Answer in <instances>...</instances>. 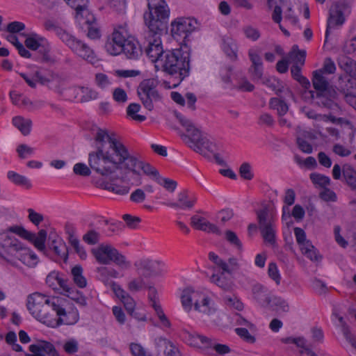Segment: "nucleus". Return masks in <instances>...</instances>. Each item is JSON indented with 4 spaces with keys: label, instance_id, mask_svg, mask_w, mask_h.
Here are the masks:
<instances>
[{
    "label": "nucleus",
    "instance_id": "f257e3e1",
    "mask_svg": "<svg viewBox=\"0 0 356 356\" xmlns=\"http://www.w3.org/2000/svg\"><path fill=\"white\" fill-rule=\"evenodd\" d=\"M95 149L89 155L90 167L99 175L111 176L120 169L138 175L136 168L155 180L159 177V171L148 163L139 161L131 154L118 136L107 129L96 127L93 130Z\"/></svg>",
    "mask_w": 356,
    "mask_h": 356
},
{
    "label": "nucleus",
    "instance_id": "f03ea898",
    "mask_svg": "<svg viewBox=\"0 0 356 356\" xmlns=\"http://www.w3.org/2000/svg\"><path fill=\"white\" fill-rule=\"evenodd\" d=\"M181 300L186 312H190L193 305L194 309L201 314L204 321L214 325L219 322L218 308L213 300L207 294L188 287L184 289Z\"/></svg>",
    "mask_w": 356,
    "mask_h": 356
},
{
    "label": "nucleus",
    "instance_id": "7ed1b4c3",
    "mask_svg": "<svg viewBox=\"0 0 356 356\" xmlns=\"http://www.w3.org/2000/svg\"><path fill=\"white\" fill-rule=\"evenodd\" d=\"M58 297L35 292L28 296L26 307L30 314L38 321L49 327L56 326L55 314Z\"/></svg>",
    "mask_w": 356,
    "mask_h": 356
},
{
    "label": "nucleus",
    "instance_id": "20e7f679",
    "mask_svg": "<svg viewBox=\"0 0 356 356\" xmlns=\"http://www.w3.org/2000/svg\"><path fill=\"white\" fill-rule=\"evenodd\" d=\"M190 58L191 48L187 44H180L179 48L165 53V58L160 67L164 72L175 75L179 79V82L174 83L172 88L177 86L189 75Z\"/></svg>",
    "mask_w": 356,
    "mask_h": 356
},
{
    "label": "nucleus",
    "instance_id": "39448f33",
    "mask_svg": "<svg viewBox=\"0 0 356 356\" xmlns=\"http://www.w3.org/2000/svg\"><path fill=\"white\" fill-rule=\"evenodd\" d=\"M209 259L215 265L213 270H218L217 273H213L211 275L209 278L210 282L224 291H232L234 284L232 275L240 267L238 259L235 257H230L226 261L213 252L209 253Z\"/></svg>",
    "mask_w": 356,
    "mask_h": 356
},
{
    "label": "nucleus",
    "instance_id": "423d86ee",
    "mask_svg": "<svg viewBox=\"0 0 356 356\" xmlns=\"http://www.w3.org/2000/svg\"><path fill=\"white\" fill-rule=\"evenodd\" d=\"M177 118L183 127L186 128L188 135H184L183 139L190 143V147L196 152L204 156H209L208 153H213L216 150V145L196 128L193 122L179 113L176 114Z\"/></svg>",
    "mask_w": 356,
    "mask_h": 356
},
{
    "label": "nucleus",
    "instance_id": "0eeeda50",
    "mask_svg": "<svg viewBox=\"0 0 356 356\" xmlns=\"http://www.w3.org/2000/svg\"><path fill=\"white\" fill-rule=\"evenodd\" d=\"M0 245L8 254L21 261L29 267H34L38 262L37 255L31 250L23 247L22 243L6 232H0Z\"/></svg>",
    "mask_w": 356,
    "mask_h": 356
},
{
    "label": "nucleus",
    "instance_id": "6e6552de",
    "mask_svg": "<svg viewBox=\"0 0 356 356\" xmlns=\"http://www.w3.org/2000/svg\"><path fill=\"white\" fill-rule=\"evenodd\" d=\"M148 12L144 13L145 25L151 31H162L170 17V8L165 0H147Z\"/></svg>",
    "mask_w": 356,
    "mask_h": 356
},
{
    "label": "nucleus",
    "instance_id": "1a4fd4ad",
    "mask_svg": "<svg viewBox=\"0 0 356 356\" xmlns=\"http://www.w3.org/2000/svg\"><path fill=\"white\" fill-rule=\"evenodd\" d=\"M92 253L96 260L104 265L111 262L122 269L127 270L131 267V262L116 248L108 244H101L92 250Z\"/></svg>",
    "mask_w": 356,
    "mask_h": 356
},
{
    "label": "nucleus",
    "instance_id": "9d476101",
    "mask_svg": "<svg viewBox=\"0 0 356 356\" xmlns=\"http://www.w3.org/2000/svg\"><path fill=\"white\" fill-rule=\"evenodd\" d=\"M133 37L127 22L116 24L113 26L111 35L108 38L105 43V49L111 55H118L119 51L122 49L120 47H122V44Z\"/></svg>",
    "mask_w": 356,
    "mask_h": 356
},
{
    "label": "nucleus",
    "instance_id": "9b49d317",
    "mask_svg": "<svg viewBox=\"0 0 356 356\" xmlns=\"http://www.w3.org/2000/svg\"><path fill=\"white\" fill-rule=\"evenodd\" d=\"M159 81L155 79L143 80L137 89L138 95L143 106L148 111L154 109V104L161 100V97L157 90Z\"/></svg>",
    "mask_w": 356,
    "mask_h": 356
},
{
    "label": "nucleus",
    "instance_id": "f8f14e48",
    "mask_svg": "<svg viewBox=\"0 0 356 356\" xmlns=\"http://www.w3.org/2000/svg\"><path fill=\"white\" fill-rule=\"evenodd\" d=\"M161 32L156 31L154 33L148 29L145 35L147 45L145 51L150 60L155 63L156 67L161 66V62L165 58V52L163 51L160 38Z\"/></svg>",
    "mask_w": 356,
    "mask_h": 356
},
{
    "label": "nucleus",
    "instance_id": "ddd939ff",
    "mask_svg": "<svg viewBox=\"0 0 356 356\" xmlns=\"http://www.w3.org/2000/svg\"><path fill=\"white\" fill-rule=\"evenodd\" d=\"M257 218L261 236L264 241L272 246L276 244L275 224L272 217L269 216L268 209L264 207L256 211Z\"/></svg>",
    "mask_w": 356,
    "mask_h": 356
},
{
    "label": "nucleus",
    "instance_id": "4468645a",
    "mask_svg": "<svg viewBox=\"0 0 356 356\" xmlns=\"http://www.w3.org/2000/svg\"><path fill=\"white\" fill-rule=\"evenodd\" d=\"M198 27L197 21L192 17H178L171 22V33L172 37L179 40L180 44H186L188 35Z\"/></svg>",
    "mask_w": 356,
    "mask_h": 356
},
{
    "label": "nucleus",
    "instance_id": "2eb2a0df",
    "mask_svg": "<svg viewBox=\"0 0 356 356\" xmlns=\"http://www.w3.org/2000/svg\"><path fill=\"white\" fill-rule=\"evenodd\" d=\"M55 309L56 314V326L60 324L74 325L79 319V312L76 308L72 307L65 298L58 297Z\"/></svg>",
    "mask_w": 356,
    "mask_h": 356
},
{
    "label": "nucleus",
    "instance_id": "dca6fc26",
    "mask_svg": "<svg viewBox=\"0 0 356 356\" xmlns=\"http://www.w3.org/2000/svg\"><path fill=\"white\" fill-rule=\"evenodd\" d=\"M65 44L79 57L92 64L96 63L97 56L94 50L83 41L70 34Z\"/></svg>",
    "mask_w": 356,
    "mask_h": 356
},
{
    "label": "nucleus",
    "instance_id": "f3484780",
    "mask_svg": "<svg viewBox=\"0 0 356 356\" xmlns=\"http://www.w3.org/2000/svg\"><path fill=\"white\" fill-rule=\"evenodd\" d=\"M346 5L342 3H334L330 8L329 12V17L327 19V25L326 29V37L329 33L330 29L336 26H341L345 22L344 10Z\"/></svg>",
    "mask_w": 356,
    "mask_h": 356
},
{
    "label": "nucleus",
    "instance_id": "a211bd4d",
    "mask_svg": "<svg viewBox=\"0 0 356 356\" xmlns=\"http://www.w3.org/2000/svg\"><path fill=\"white\" fill-rule=\"evenodd\" d=\"M134 266L140 275L149 277L154 274L159 268H163L165 264L160 260L143 258L136 261Z\"/></svg>",
    "mask_w": 356,
    "mask_h": 356
},
{
    "label": "nucleus",
    "instance_id": "6ab92c4d",
    "mask_svg": "<svg viewBox=\"0 0 356 356\" xmlns=\"http://www.w3.org/2000/svg\"><path fill=\"white\" fill-rule=\"evenodd\" d=\"M187 340L190 346L200 349L206 354H209L216 341L213 338L198 333H188Z\"/></svg>",
    "mask_w": 356,
    "mask_h": 356
},
{
    "label": "nucleus",
    "instance_id": "aec40b11",
    "mask_svg": "<svg viewBox=\"0 0 356 356\" xmlns=\"http://www.w3.org/2000/svg\"><path fill=\"white\" fill-rule=\"evenodd\" d=\"M148 291L149 300L161 322V326L165 328L170 327L171 323L164 314L162 307L158 301L157 291L156 289L153 286H148Z\"/></svg>",
    "mask_w": 356,
    "mask_h": 356
},
{
    "label": "nucleus",
    "instance_id": "412c9836",
    "mask_svg": "<svg viewBox=\"0 0 356 356\" xmlns=\"http://www.w3.org/2000/svg\"><path fill=\"white\" fill-rule=\"evenodd\" d=\"M49 247L60 259L66 260L68 257V248L65 241L58 236L49 237Z\"/></svg>",
    "mask_w": 356,
    "mask_h": 356
},
{
    "label": "nucleus",
    "instance_id": "4be33fe9",
    "mask_svg": "<svg viewBox=\"0 0 356 356\" xmlns=\"http://www.w3.org/2000/svg\"><path fill=\"white\" fill-rule=\"evenodd\" d=\"M122 46L119 54L123 53L129 59H137L141 54V49L134 37L130 38V40H128Z\"/></svg>",
    "mask_w": 356,
    "mask_h": 356
},
{
    "label": "nucleus",
    "instance_id": "5701e85b",
    "mask_svg": "<svg viewBox=\"0 0 356 356\" xmlns=\"http://www.w3.org/2000/svg\"><path fill=\"white\" fill-rule=\"evenodd\" d=\"M252 292L254 299L261 306L267 307L271 302L270 293L266 287L260 284L253 285Z\"/></svg>",
    "mask_w": 356,
    "mask_h": 356
},
{
    "label": "nucleus",
    "instance_id": "b1692460",
    "mask_svg": "<svg viewBox=\"0 0 356 356\" xmlns=\"http://www.w3.org/2000/svg\"><path fill=\"white\" fill-rule=\"evenodd\" d=\"M156 345L158 347H163L164 356H181L178 348L170 340L159 337L155 340Z\"/></svg>",
    "mask_w": 356,
    "mask_h": 356
},
{
    "label": "nucleus",
    "instance_id": "393cba45",
    "mask_svg": "<svg viewBox=\"0 0 356 356\" xmlns=\"http://www.w3.org/2000/svg\"><path fill=\"white\" fill-rule=\"evenodd\" d=\"M312 84L316 93H325L329 86L327 79L321 73V71L318 70L313 72Z\"/></svg>",
    "mask_w": 356,
    "mask_h": 356
},
{
    "label": "nucleus",
    "instance_id": "a878e982",
    "mask_svg": "<svg viewBox=\"0 0 356 356\" xmlns=\"http://www.w3.org/2000/svg\"><path fill=\"white\" fill-rule=\"evenodd\" d=\"M47 236V233L44 229L40 230L37 234L29 232L26 240L31 242L38 250L44 251Z\"/></svg>",
    "mask_w": 356,
    "mask_h": 356
},
{
    "label": "nucleus",
    "instance_id": "bb28decb",
    "mask_svg": "<svg viewBox=\"0 0 356 356\" xmlns=\"http://www.w3.org/2000/svg\"><path fill=\"white\" fill-rule=\"evenodd\" d=\"M44 27L47 31L54 33L64 43L70 35L66 30L58 26L57 23L50 19L44 22Z\"/></svg>",
    "mask_w": 356,
    "mask_h": 356
},
{
    "label": "nucleus",
    "instance_id": "cd10ccee",
    "mask_svg": "<svg viewBox=\"0 0 356 356\" xmlns=\"http://www.w3.org/2000/svg\"><path fill=\"white\" fill-rule=\"evenodd\" d=\"M87 27V36L91 40H97L101 37V31L96 22V19L92 15L88 14L87 19L85 22Z\"/></svg>",
    "mask_w": 356,
    "mask_h": 356
},
{
    "label": "nucleus",
    "instance_id": "c85d7f7f",
    "mask_svg": "<svg viewBox=\"0 0 356 356\" xmlns=\"http://www.w3.org/2000/svg\"><path fill=\"white\" fill-rule=\"evenodd\" d=\"M24 44L27 48L33 51L37 50L40 47H45L49 46L47 40L36 33H33L27 37Z\"/></svg>",
    "mask_w": 356,
    "mask_h": 356
},
{
    "label": "nucleus",
    "instance_id": "c756f323",
    "mask_svg": "<svg viewBox=\"0 0 356 356\" xmlns=\"http://www.w3.org/2000/svg\"><path fill=\"white\" fill-rule=\"evenodd\" d=\"M300 249L302 254L312 261L318 262L322 259V256L320 254L318 250L312 245L311 242L305 243V244L302 245Z\"/></svg>",
    "mask_w": 356,
    "mask_h": 356
},
{
    "label": "nucleus",
    "instance_id": "7c9ffc66",
    "mask_svg": "<svg viewBox=\"0 0 356 356\" xmlns=\"http://www.w3.org/2000/svg\"><path fill=\"white\" fill-rule=\"evenodd\" d=\"M342 172L346 184L356 195V171L350 165L343 166Z\"/></svg>",
    "mask_w": 356,
    "mask_h": 356
},
{
    "label": "nucleus",
    "instance_id": "2f4dec72",
    "mask_svg": "<svg viewBox=\"0 0 356 356\" xmlns=\"http://www.w3.org/2000/svg\"><path fill=\"white\" fill-rule=\"evenodd\" d=\"M13 124L23 135L27 136L30 134L32 126L31 119L16 116L13 118Z\"/></svg>",
    "mask_w": 356,
    "mask_h": 356
},
{
    "label": "nucleus",
    "instance_id": "473e14b6",
    "mask_svg": "<svg viewBox=\"0 0 356 356\" xmlns=\"http://www.w3.org/2000/svg\"><path fill=\"white\" fill-rule=\"evenodd\" d=\"M66 3L76 10V19L81 22L83 12L86 11L88 0H65Z\"/></svg>",
    "mask_w": 356,
    "mask_h": 356
},
{
    "label": "nucleus",
    "instance_id": "72a5a7b5",
    "mask_svg": "<svg viewBox=\"0 0 356 356\" xmlns=\"http://www.w3.org/2000/svg\"><path fill=\"white\" fill-rule=\"evenodd\" d=\"M65 84V79L58 74L49 73L48 88L59 93L63 92Z\"/></svg>",
    "mask_w": 356,
    "mask_h": 356
},
{
    "label": "nucleus",
    "instance_id": "f704fd0d",
    "mask_svg": "<svg viewBox=\"0 0 356 356\" xmlns=\"http://www.w3.org/2000/svg\"><path fill=\"white\" fill-rule=\"evenodd\" d=\"M339 326L341 328V331L343 337L353 348H356V336L353 333H352L350 327L345 322L343 317H340L339 318Z\"/></svg>",
    "mask_w": 356,
    "mask_h": 356
},
{
    "label": "nucleus",
    "instance_id": "c9c22d12",
    "mask_svg": "<svg viewBox=\"0 0 356 356\" xmlns=\"http://www.w3.org/2000/svg\"><path fill=\"white\" fill-rule=\"evenodd\" d=\"M289 57L294 63L293 65H298L302 67L305 62L306 51L305 50H300L298 45H293L291 51L289 54Z\"/></svg>",
    "mask_w": 356,
    "mask_h": 356
},
{
    "label": "nucleus",
    "instance_id": "e433bc0d",
    "mask_svg": "<svg viewBox=\"0 0 356 356\" xmlns=\"http://www.w3.org/2000/svg\"><path fill=\"white\" fill-rule=\"evenodd\" d=\"M8 179L16 185H19L26 188H30L31 184L30 181L24 176L21 175L14 171H8L7 173Z\"/></svg>",
    "mask_w": 356,
    "mask_h": 356
},
{
    "label": "nucleus",
    "instance_id": "4c0bfd02",
    "mask_svg": "<svg viewBox=\"0 0 356 356\" xmlns=\"http://www.w3.org/2000/svg\"><path fill=\"white\" fill-rule=\"evenodd\" d=\"M177 200L179 203L180 209H185L193 208L197 199L195 197H189L188 192L186 191H184L178 194Z\"/></svg>",
    "mask_w": 356,
    "mask_h": 356
},
{
    "label": "nucleus",
    "instance_id": "58836bf2",
    "mask_svg": "<svg viewBox=\"0 0 356 356\" xmlns=\"http://www.w3.org/2000/svg\"><path fill=\"white\" fill-rule=\"evenodd\" d=\"M340 67L350 76L356 80V62L349 58H346L340 61Z\"/></svg>",
    "mask_w": 356,
    "mask_h": 356
},
{
    "label": "nucleus",
    "instance_id": "ea45409f",
    "mask_svg": "<svg viewBox=\"0 0 356 356\" xmlns=\"http://www.w3.org/2000/svg\"><path fill=\"white\" fill-rule=\"evenodd\" d=\"M303 138H313V135L311 132L305 131L302 136H299L297 138V143L299 149L304 153L311 154L313 151L312 146Z\"/></svg>",
    "mask_w": 356,
    "mask_h": 356
},
{
    "label": "nucleus",
    "instance_id": "a19ab883",
    "mask_svg": "<svg viewBox=\"0 0 356 356\" xmlns=\"http://www.w3.org/2000/svg\"><path fill=\"white\" fill-rule=\"evenodd\" d=\"M71 273L74 282L80 288H84L87 285L86 279L83 276V268L81 266H75L72 268Z\"/></svg>",
    "mask_w": 356,
    "mask_h": 356
},
{
    "label": "nucleus",
    "instance_id": "79ce46f5",
    "mask_svg": "<svg viewBox=\"0 0 356 356\" xmlns=\"http://www.w3.org/2000/svg\"><path fill=\"white\" fill-rule=\"evenodd\" d=\"M269 106L270 108L277 110L278 115L280 116L285 115L289 110L287 104L276 97L270 99Z\"/></svg>",
    "mask_w": 356,
    "mask_h": 356
},
{
    "label": "nucleus",
    "instance_id": "37998d69",
    "mask_svg": "<svg viewBox=\"0 0 356 356\" xmlns=\"http://www.w3.org/2000/svg\"><path fill=\"white\" fill-rule=\"evenodd\" d=\"M222 49L229 59L232 60H236L237 59V46L234 42L224 40L222 44Z\"/></svg>",
    "mask_w": 356,
    "mask_h": 356
},
{
    "label": "nucleus",
    "instance_id": "c03bdc74",
    "mask_svg": "<svg viewBox=\"0 0 356 356\" xmlns=\"http://www.w3.org/2000/svg\"><path fill=\"white\" fill-rule=\"evenodd\" d=\"M312 182L315 185L321 188H325L330 184V179L329 177L317 173L313 172L309 175Z\"/></svg>",
    "mask_w": 356,
    "mask_h": 356
},
{
    "label": "nucleus",
    "instance_id": "a18cd8bd",
    "mask_svg": "<svg viewBox=\"0 0 356 356\" xmlns=\"http://www.w3.org/2000/svg\"><path fill=\"white\" fill-rule=\"evenodd\" d=\"M97 271L100 279L104 282L108 280L111 277L117 278L119 277L118 271L113 268L99 267L97 268Z\"/></svg>",
    "mask_w": 356,
    "mask_h": 356
},
{
    "label": "nucleus",
    "instance_id": "49530a36",
    "mask_svg": "<svg viewBox=\"0 0 356 356\" xmlns=\"http://www.w3.org/2000/svg\"><path fill=\"white\" fill-rule=\"evenodd\" d=\"M261 81L262 84L266 86L270 90L275 92L276 94L282 91V83L274 76L264 77Z\"/></svg>",
    "mask_w": 356,
    "mask_h": 356
},
{
    "label": "nucleus",
    "instance_id": "de8ad7c7",
    "mask_svg": "<svg viewBox=\"0 0 356 356\" xmlns=\"http://www.w3.org/2000/svg\"><path fill=\"white\" fill-rule=\"evenodd\" d=\"M140 105L136 103L130 104L127 108V113L132 120L138 122H143L146 117L143 115L137 114L140 111Z\"/></svg>",
    "mask_w": 356,
    "mask_h": 356
},
{
    "label": "nucleus",
    "instance_id": "09e8293b",
    "mask_svg": "<svg viewBox=\"0 0 356 356\" xmlns=\"http://www.w3.org/2000/svg\"><path fill=\"white\" fill-rule=\"evenodd\" d=\"M223 300L227 307L230 309H235L241 311L243 309V304L235 295L225 296Z\"/></svg>",
    "mask_w": 356,
    "mask_h": 356
},
{
    "label": "nucleus",
    "instance_id": "8fccbe9b",
    "mask_svg": "<svg viewBox=\"0 0 356 356\" xmlns=\"http://www.w3.org/2000/svg\"><path fill=\"white\" fill-rule=\"evenodd\" d=\"M128 289L131 292L139 291L146 287H147L144 278L141 276L134 278L128 283Z\"/></svg>",
    "mask_w": 356,
    "mask_h": 356
},
{
    "label": "nucleus",
    "instance_id": "3c124183",
    "mask_svg": "<svg viewBox=\"0 0 356 356\" xmlns=\"http://www.w3.org/2000/svg\"><path fill=\"white\" fill-rule=\"evenodd\" d=\"M92 151H91L89 154H88V156L90 155V154L92 152ZM88 166H87L85 163H76L74 165V168H73V171L76 174V175H81V176H83V177H87V176H90V174H91V170H93L94 172H95L90 165V163H89V159H88Z\"/></svg>",
    "mask_w": 356,
    "mask_h": 356
},
{
    "label": "nucleus",
    "instance_id": "603ef678",
    "mask_svg": "<svg viewBox=\"0 0 356 356\" xmlns=\"http://www.w3.org/2000/svg\"><path fill=\"white\" fill-rule=\"evenodd\" d=\"M273 306L278 312L287 313L289 312V305L287 301L280 297H274L271 299Z\"/></svg>",
    "mask_w": 356,
    "mask_h": 356
},
{
    "label": "nucleus",
    "instance_id": "864d4df0",
    "mask_svg": "<svg viewBox=\"0 0 356 356\" xmlns=\"http://www.w3.org/2000/svg\"><path fill=\"white\" fill-rule=\"evenodd\" d=\"M65 295L81 306L86 305V298L81 293L76 290L74 286H72L67 293H65Z\"/></svg>",
    "mask_w": 356,
    "mask_h": 356
},
{
    "label": "nucleus",
    "instance_id": "5fc2aeb1",
    "mask_svg": "<svg viewBox=\"0 0 356 356\" xmlns=\"http://www.w3.org/2000/svg\"><path fill=\"white\" fill-rule=\"evenodd\" d=\"M226 240L233 246L236 247L238 250L243 249L242 243L237 236L236 234L231 230H227L225 232Z\"/></svg>",
    "mask_w": 356,
    "mask_h": 356
},
{
    "label": "nucleus",
    "instance_id": "6e6d98bb",
    "mask_svg": "<svg viewBox=\"0 0 356 356\" xmlns=\"http://www.w3.org/2000/svg\"><path fill=\"white\" fill-rule=\"evenodd\" d=\"M280 1L282 3V0H280ZM277 3V1L275 0H268V6L269 8H271L273 6H275V8L272 15V19L277 24H280L282 21V8L280 6L275 5Z\"/></svg>",
    "mask_w": 356,
    "mask_h": 356
},
{
    "label": "nucleus",
    "instance_id": "4d7b16f0",
    "mask_svg": "<svg viewBox=\"0 0 356 356\" xmlns=\"http://www.w3.org/2000/svg\"><path fill=\"white\" fill-rule=\"evenodd\" d=\"M100 239V234L95 229H90L83 236V241L89 245L97 244Z\"/></svg>",
    "mask_w": 356,
    "mask_h": 356
},
{
    "label": "nucleus",
    "instance_id": "13d9d810",
    "mask_svg": "<svg viewBox=\"0 0 356 356\" xmlns=\"http://www.w3.org/2000/svg\"><path fill=\"white\" fill-rule=\"evenodd\" d=\"M105 188L109 191L121 195L127 194L129 191V187L127 186L118 185L113 182L107 183L105 185Z\"/></svg>",
    "mask_w": 356,
    "mask_h": 356
},
{
    "label": "nucleus",
    "instance_id": "bf43d9fd",
    "mask_svg": "<svg viewBox=\"0 0 356 356\" xmlns=\"http://www.w3.org/2000/svg\"><path fill=\"white\" fill-rule=\"evenodd\" d=\"M268 276L275 282L277 285L280 284L281 275L275 263L271 262L268 264Z\"/></svg>",
    "mask_w": 356,
    "mask_h": 356
},
{
    "label": "nucleus",
    "instance_id": "052dcab7",
    "mask_svg": "<svg viewBox=\"0 0 356 356\" xmlns=\"http://www.w3.org/2000/svg\"><path fill=\"white\" fill-rule=\"evenodd\" d=\"M239 173L242 178L246 180H251L254 175L252 172V168L249 163H243L239 168Z\"/></svg>",
    "mask_w": 356,
    "mask_h": 356
},
{
    "label": "nucleus",
    "instance_id": "680f3d73",
    "mask_svg": "<svg viewBox=\"0 0 356 356\" xmlns=\"http://www.w3.org/2000/svg\"><path fill=\"white\" fill-rule=\"evenodd\" d=\"M156 181L170 192H174L177 186V181L169 178L160 179L159 177V179L156 180Z\"/></svg>",
    "mask_w": 356,
    "mask_h": 356
},
{
    "label": "nucleus",
    "instance_id": "e2e57ef3",
    "mask_svg": "<svg viewBox=\"0 0 356 356\" xmlns=\"http://www.w3.org/2000/svg\"><path fill=\"white\" fill-rule=\"evenodd\" d=\"M236 333L246 342L253 343L255 342V338L250 334L246 328L238 327L235 329Z\"/></svg>",
    "mask_w": 356,
    "mask_h": 356
},
{
    "label": "nucleus",
    "instance_id": "0e129e2a",
    "mask_svg": "<svg viewBox=\"0 0 356 356\" xmlns=\"http://www.w3.org/2000/svg\"><path fill=\"white\" fill-rule=\"evenodd\" d=\"M38 343L40 345V347L44 356H46L47 355H49L51 356L57 355V353L52 343L45 341H40L38 342Z\"/></svg>",
    "mask_w": 356,
    "mask_h": 356
},
{
    "label": "nucleus",
    "instance_id": "69168bd1",
    "mask_svg": "<svg viewBox=\"0 0 356 356\" xmlns=\"http://www.w3.org/2000/svg\"><path fill=\"white\" fill-rule=\"evenodd\" d=\"M113 98L119 104H124L128 99L126 92L120 88H117L113 90Z\"/></svg>",
    "mask_w": 356,
    "mask_h": 356
},
{
    "label": "nucleus",
    "instance_id": "338daca9",
    "mask_svg": "<svg viewBox=\"0 0 356 356\" xmlns=\"http://www.w3.org/2000/svg\"><path fill=\"white\" fill-rule=\"evenodd\" d=\"M95 83L101 88H106L111 82L106 74L97 73L95 75Z\"/></svg>",
    "mask_w": 356,
    "mask_h": 356
},
{
    "label": "nucleus",
    "instance_id": "774afa93",
    "mask_svg": "<svg viewBox=\"0 0 356 356\" xmlns=\"http://www.w3.org/2000/svg\"><path fill=\"white\" fill-rule=\"evenodd\" d=\"M243 31L248 38L253 41L257 40L260 37L259 31L251 26L243 27Z\"/></svg>",
    "mask_w": 356,
    "mask_h": 356
}]
</instances>
